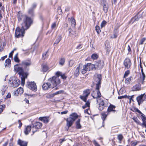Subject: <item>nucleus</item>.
<instances>
[{
  "label": "nucleus",
  "instance_id": "5fc2aeb1",
  "mask_svg": "<svg viewBox=\"0 0 146 146\" xmlns=\"http://www.w3.org/2000/svg\"><path fill=\"white\" fill-rule=\"evenodd\" d=\"M106 24V22L105 20L103 21L101 24V27L102 28L104 27Z\"/></svg>",
  "mask_w": 146,
  "mask_h": 146
},
{
  "label": "nucleus",
  "instance_id": "ddd939ff",
  "mask_svg": "<svg viewBox=\"0 0 146 146\" xmlns=\"http://www.w3.org/2000/svg\"><path fill=\"white\" fill-rule=\"evenodd\" d=\"M90 94V92L89 90H86L84 91V92L82 96H80V98L83 101L86 102L87 97Z\"/></svg>",
  "mask_w": 146,
  "mask_h": 146
},
{
  "label": "nucleus",
  "instance_id": "393cba45",
  "mask_svg": "<svg viewBox=\"0 0 146 146\" xmlns=\"http://www.w3.org/2000/svg\"><path fill=\"white\" fill-rule=\"evenodd\" d=\"M23 88L20 87L18 88L16 91H15V94L18 96L19 94H21L23 93Z\"/></svg>",
  "mask_w": 146,
  "mask_h": 146
},
{
  "label": "nucleus",
  "instance_id": "a18cd8bd",
  "mask_svg": "<svg viewBox=\"0 0 146 146\" xmlns=\"http://www.w3.org/2000/svg\"><path fill=\"white\" fill-rule=\"evenodd\" d=\"M65 59L64 58H61L59 62V64L60 65L62 66L63 65L65 62Z\"/></svg>",
  "mask_w": 146,
  "mask_h": 146
},
{
  "label": "nucleus",
  "instance_id": "58836bf2",
  "mask_svg": "<svg viewBox=\"0 0 146 146\" xmlns=\"http://www.w3.org/2000/svg\"><path fill=\"white\" fill-rule=\"evenodd\" d=\"M62 38V37L61 35H59L57 38L56 39L55 42H54V44H58L60 41L61 40Z\"/></svg>",
  "mask_w": 146,
  "mask_h": 146
},
{
  "label": "nucleus",
  "instance_id": "0e129e2a",
  "mask_svg": "<svg viewBox=\"0 0 146 146\" xmlns=\"http://www.w3.org/2000/svg\"><path fill=\"white\" fill-rule=\"evenodd\" d=\"M82 46L81 44H79L76 47V48L77 49L80 50L82 48Z\"/></svg>",
  "mask_w": 146,
  "mask_h": 146
},
{
  "label": "nucleus",
  "instance_id": "bf43d9fd",
  "mask_svg": "<svg viewBox=\"0 0 146 146\" xmlns=\"http://www.w3.org/2000/svg\"><path fill=\"white\" fill-rule=\"evenodd\" d=\"M93 143L95 146H100L95 140L93 141Z\"/></svg>",
  "mask_w": 146,
  "mask_h": 146
},
{
  "label": "nucleus",
  "instance_id": "412c9836",
  "mask_svg": "<svg viewBox=\"0 0 146 146\" xmlns=\"http://www.w3.org/2000/svg\"><path fill=\"white\" fill-rule=\"evenodd\" d=\"M131 89L133 91L140 90H141V84H136L133 86Z\"/></svg>",
  "mask_w": 146,
  "mask_h": 146
},
{
  "label": "nucleus",
  "instance_id": "e433bc0d",
  "mask_svg": "<svg viewBox=\"0 0 146 146\" xmlns=\"http://www.w3.org/2000/svg\"><path fill=\"white\" fill-rule=\"evenodd\" d=\"M132 79V77H130L127 78L125 80V83L127 85L129 84L130 82H131Z\"/></svg>",
  "mask_w": 146,
  "mask_h": 146
},
{
  "label": "nucleus",
  "instance_id": "5701e85b",
  "mask_svg": "<svg viewBox=\"0 0 146 146\" xmlns=\"http://www.w3.org/2000/svg\"><path fill=\"white\" fill-rule=\"evenodd\" d=\"M17 144L20 146H27V142L19 139L17 141Z\"/></svg>",
  "mask_w": 146,
  "mask_h": 146
},
{
  "label": "nucleus",
  "instance_id": "13d9d810",
  "mask_svg": "<svg viewBox=\"0 0 146 146\" xmlns=\"http://www.w3.org/2000/svg\"><path fill=\"white\" fill-rule=\"evenodd\" d=\"M133 119L135 122L139 124H140V123H141L139 120L136 118H133Z\"/></svg>",
  "mask_w": 146,
  "mask_h": 146
},
{
  "label": "nucleus",
  "instance_id": "3c124183",
  "mask_svg": "<svg viewBox=\"0 0 146 146\" xmlns=\"http://www.w3.org/2000/svg\"><path fill=\"white\" fill-rule=\"evenodd\" d=\"M142 122V123H140L139 124L143 127H145L146 128V121H143Z\"/></svg>",
  "mask_w": 146,
  "mask_h": 146
},
{
  "label": "nucleus",
  "instance_id": "423d86ee",
  "mask_svg": "<svg viewBox=\"0 0 146 146\" xmlns=\"http://www.w3.org/2000/svg\"><path fill=\"white\" fill-rule=\"evenodd\" d=\"M94 65L91 63H88L86 65L82 66V74H84L87 71L92 70L94 68Z\"/></svg>",
  "mask_w": 146,
  "mask_h": 146
},
{
  "label": "nucleus",
  "instance_id": "09e8293b",
  "mask_svg": "<svg viewBox=\"0 0 146 146\" xmlns=\"http://www.w3.org/2000/svg\"><path fill=\"white\" fill-rule=\"evenodd\" d=\"M48 52V51H47L42 54V58L43 59H45L46 58L48 57V56L47 54Z\"/></svg>",
  "mask_w": 146,
  "mask_h": 146
},
{
  "label": "nucleus",
  "instance_id": "473e14b6",
  "mask_svg": "<svg viewBox=\"0 0 146 146\" xmlns=\"http://www.w3.org/2000/svg\"><path fill=\"white\" fill-rule=\"evenodd\" d=\"M19 65L21 66H22V67L23 68H25L26 69V68L27 67V61H23L22 62L21 64H20Z\"/></svg>",
  "mask_w": 146,
  "mask_h": 146
},
{
  "label": "nucleus",
  "instance_id": "4c0bfd02",
  "mask_svg": "<svg viewBox=\"0 0 146 146\" xmlns=\"http://www.w3.org/2000/svg\"><path fill=\"white\" fill-rule=\"evenodd\" d=\"M80 119H79L76 122V128L78 129H80L82 126L80 123Z\"/></svg>",
  "mask_w": 146,
  "mask_h": 146
},
{
  "label": "nucleus",
  "instance_id": "7c9ffc66",
  "mask_svg": "<svg viewBox=\"0 0 146 146\" xmlns=\"http://www.w3.org/2000/svg\"><path fill=\"white\" fill-rule=\"evenodd\" d=\"M115 108V106L113 105L110 104L108 107L107 112H109L111 111H115L114 109Z\"/></svg>",
  "mask_w": 146,
  "mask_h": 146
},
{
  "label": "nucleus",
  "instance_id": "6ab92c4d",
  "mask_svg": "<svg viewBox=\"0 0 146 146\" xmlns=\"http://www.w3.org/2000/svg\"><path fill=\"white\" fill-rule=\"evenodd\" d=\"M86 103L85 105L82 106V108L83 109H85L86 108L88 107V108L87 109L85 110V113H89L88 110L90 106V100H88L87 102L86 101Z\"/></svg>",
  "mask_w": 146,
  "mask_h": 146
},
{
  "label": "nucleus",
  "instance_id": "c03bdc74",
  "mask_svg": "<svg viewBox=\"0 0 146 146\" xmlns=\"http://www.w3.org/2000/svg\"><path fill=\"white\" fill-rule=\"evenodd\" d=\"M7 88V87L6 86H3L1 89V94L2 95H4L5 92L6 91Z\"/></svg>",
  "mask_w": 146,
  "mask_h": 146
},
{
  "label": "nucleus",
  "instance_id": "f8f14e48",
  "mask_svg": "<svg viewBox=\"0 0 146 146\" xmlns=\"http://www.w3.org/2000/svg\"><path fill=\"white\" fill-rule=\"evenodd\" d=\"M143 13L141 12L138 13L136 15L131 19L130 22L133 23L135 21H138L139 19L142 18Z\"/></svg>",
  "mask_w": 146,
  "mask_h": 146
},
{
  "label": "nucleus",
  "instance_id": "49530a36",
  "mask_svg": "<svg viewBox=\"0 0 146 146\" xmlns=\"http://www.w3.org/2000/svg\"><path fill=\"white\" fill-rule=\"evenodd\" d=\"M146 40V38L145 37H144L141 38L139 41V44L140 45H142L143 42L145 41Z\"/></svg>",
  "mask_w": 146,
  "mask_h": 146
},
{
  "label": "nucleus",
  "instance_id": "0eeeda50",
  "mask_svg": "<svg viewBox=\"0 0 146 146\" xmlns=\"http://www.w3.org/2000/svg\"><path fill=\"white\" fill-rule=\"evenodd\" d=\"M99 89L96 88V90L93 91L92 94V96L94 98L96 99V101L98 103V98L101 96V95L99 90Z\"/></svg>",
  "mask_w": 146,
  "mask_h": 146
},
{
  "label": "nucleus",
  "instance_id": "37998d69",
  "mask_svg": "<svg viewBox=\"0 0 146 146\" xmlns=\"http://www.w3.org/2000/svg\"><path fill=\"white\" fill-rule=\"evenodd\" d=\"M18 53L16 54L14 58V61L16 62H19L20 61V60L18 57Z\"/></svg>",
  "mask_w": 146,
  "mask_h": 146
},
{
  "label": "nucleus",
  "instance_id": "de8ad7c7",
  "mask_svg": "<svg viewBox=\"0 0 146 146\" xmlns=\"http://www.w3.org/2000/svg\"><path fill=\"white\" fill-rule=\"evenodd\" d=\"M98 57V56L96 54H94L91 56V58L93 60L96 59Z\"/></svg>",
  "mask_w": 146,
  "mask_h": 146
},
{
  "label": "nucleus",
  "instance_id": "f03ea898",
  "mask_svg": "<svg viewBox=\"0 0 146 146\" xmlns=\"http://www.w3.org/2000/svg\"><path fill=\"white\" fill-rule=\"evenodd\" d=\"M21 26V29L19 27H17L15 29V36L16 38H19L24 36L25 31L27 29V22L26 23H22Z\"/></svg>",
  "mask_w": 146,
  "mask_h": 146
},
{
  "label": "nucleus",
  "instance_id": "dca6fc26",
  "mask_svg": "<svg viewBox=\"0 0 146 146\" xmlns=\"http://www.w3.org/2000/svg\"><path fill=\"white\" fill-rule=\"evenodd\" d=\"M52 88V84L49 82L44 83L42 86V88L44 90H47Z\"/></svg>",
  "mask_w": 146,
  "mask_h": 146
},
{
  "label": "nucleus",
  "instance_id": "cd10ccee",
  "mask_svg": "<svg viewBox=\"0 0 146 146\" xmlns=\"http://www.w3.org/2000/svg\"><path fill=\"white\" fill-rule=\"evenodd\" d=\"M78 116L77 113H72L70 115V117L69 118L71 119L72 120H73L74 121L78 117Z\"/></svg>",
  "mask_w": 146,
  "mask_h": 146
},
{
  "label": "nucleus",
  "instance_id": "774afa93",
  "mask_svg": "<svg viewBox=\"0 0 146 146\" xmlns=\"http://www.w3.org/2000/svg\"><path fill=\"white\" fill-rule=\"evenodd\" d=\"M18 122L19 124V125L18 127L19 128H20L21 127L22 124L21 120H19Z\"/></svg>",
  "mask_w": 146,
  "mask_h": 146
},
{
  "label": "nucleus",
  "instance_id": "f3484780",
  "mask_svg": "<svg viewBox=\"0 0 146 146\" xmlns=\"http://www.w3.org/2000/svg\"><path fill=\"white\" fill-rule=\"evenodd\" d=\"M145 95V94H142L137 97V100L139 105L141 103H142L145 100L143 99V98H144V96Z\"/></svg>",
  "mask_w": 146,
  "mask_h": 146
},
{
  "label": "nucleus",
  "instance_id": "6e6d98bb",
  "mask_svg": "<svg viewBox=\"0 0 146 146\" xmlns=\"http://www.w3.org/2000/svg\"><path fill=\"white\" fill-rule=\"evenodd\" d=\"M56 26V22H54L51 25V29H53L55 28Z\"/></svg>",
  "mask_w": 146,
  "mask_h": 146
},
{
  "label": "nucleus",
  "instance_id": "aec40b11",
  "mask_svg": "<svg viewBox=\"0 0 146 146\" xmlns=\"http://www.w3.org/2000/svg\"><path fill=\"white\" fill-rule=\"evenodd\" d=\"M141 74H140V79L141 81L140 82L142 84H143L145 82L144 80L145 77V76L143 70V69H141Z\"/></svg>",
  "mask_w": 146,
  "mask_h": 146
},
{
  "label": "nucleus",
  "instance_id": "4be33fe9",
  "mask_svg": "<svg viewBox=\"0 0 146 146\" xmlns=\"http://www.w3.org/2000/svg\"><path fill=\"white\" fill-rule=\"evenodd\" d=\"M49 70V68L46 63H43L41 65V71L42 72H46Z\"/></svg>",
  "mask_w": 146,
  "mask_h": 146
},
{
  "label": "nucleus",
  "instance_id": "20e7f679",
  "mask_svg": "<svg viewBox=\"0 0 146 146\" xmlns=\"http://www.w3.org/2000/svg\"><path fill=\"white\" fill-rule=\"evenodd\" d=\"M48 81L52 84V88L57 86L60 83V80L57 76H53L52 78H50Z\"/></svg>",
  "mask_w": 146,
  "mask_h": 146
},
{
  "label": "nucleus",
  "instance_id": "f704fd0d",
  "mask_svg": "<svg viewBox=\"0 0 146 146\" xmlns=\"http://www.w3.org/2000/svg\"><path fill=\"white\" fill-rule=\"evenodd\" d=\"M108 114V113L107 112H103L101 113V118L103 120V123H104V121Z\"/></svg>",
  "mask_w": 146,
  "mask_h": 146
},
{
  "label": "nucleus",
  "instance_id": "a878e982",
  "mask_svg": "<svg viewBox=\"0 0 146 146\" xmlns=\"http://www.w3.org/2000/svg\"><path fill=\"white\" fill-rule=\"evenodd\" d=\"M100 102L99 104L98 109L100 110H102L104 108V100L101 99H100Z\"/></svg>",
  "mask_w": 146,
  "mask_h": 146
},
{
  "label": "nucleus",
  "instance_id": "b1692460",
  "mask_svg": "<svg viewBox=\"0 0 146 146\" xmlns=\"http://www.w3.org/2000/svg\"><path fill=\"white\" fill-rule=\"evenodd\" d=\"M103 10L105 13H106L108 9V5L104 0H103Z\"/></svg>",
  "mask_w": 146,
  "mask_h": 146
},
{
  "label": "nucleus",
  "instance_id": "72a5a7b5",
  "mask_svg": "<svg viewBox=\"0 0 146 146\" xmlns=\"http://www.w3.org/2000/svg\"><path fill=\"white\" fill-rule=\"evenodd\" d=\"M136 111L138 112L141 113V119L143 121H146V117L145 116V115L142 113L138 109H137Z\"/></svg>",
  "mask_w": 146,
  "mask_h": 146
},
{
  "label": "nucleus",
  "instance_id": "338daca9",
  "mask_svg": "<svg viewBox=\"0 0 146 146\" xmlns=\"http://www.w3.org/2000/svg\"><path fill=\"white\" fill-rule=\"evenodd\" d=\"M66 139H65V138H63V139H60L59 140V141L60 143H62L63 142L65 141Z\"/></svg>",
  "mask_w": 146,
  "mask_h": 146
},
{
  "label": "nucleus",
  "instance_id": "2f4dec72",
  "mask_svg": "<svg viewBox=\"0 0 146 146\" xmlns=\"http://www.w3.org/2000/svg\"><path fill=\"white\" fill-rule=\"evenodd\" d=\"M31 16V15H29V14L28 13V28L33 23V19L29 17Z\"/></svg>",
  "mask_w": 146,
  "mask_h": 146
},
{
  "label": "nucleus",
  "instance_id": "2eb2a0df",
  "mask_svg": "<svg viewBox=\"0 0 146 146\" xmlns=\"http://www.w3.org/2000/svg\"><path fill=\"white\" fill-rule=\"evenodd\" d=\"M82 64H79V65L77 67L76 70L74 72V75L76 76H78L79 74L80 70L82 72Z\"/></svg>",
  "mask_w": 146,
  "mask_h": 146
},
{
  "label": "nucleus",
  "instance_id": "c756f323",
  "mask_svg": "<svg viewBox=\"0 0 146 146\" xmlns=\"http://www.w3.org/2000/svg\"><path fill=\"white\" fill-rule=\"evenodd\" d=\"M56 75L58 77L59 76H61L62 78L63 79H65L66 77V76L65 74H62L61 72L58 71L56 73Z\"/></svg>",
  "mask_w": 146,
  "mask_h": 146
},
{
  "label": "nucleus",
  "instance_id": "4d7b16f0",
  "mask_svg": "<svg viewBox=\"0 0 146 146\" xmlns=\"http://www.w3.org/2000/svg\"><path fill=\"white\" fill-rule=\"evenodd\" d=\"M63 92H64V91L63 90H60V91H57L54 93V94L55 95H56L57 94L63 93Z\"/></svg>",
  "mask_w": 146,
  "mask_h": 146
},
{
  "label": "nucleus",
  "instance_id": "9b49d317",
  "mask_svg": "<svg viewBox=\"0 0 146 146\" xmlns=\"http://www.w3.org/2000/svg\"><path fill=\"white\" fill-rule=\"evenodd\" d=\"M28 87L33 91L36 92L37 90V86L34 82H28Z\"/></svg>",
  "mask_w": 146,
  "mask_h": 146
},
{
  "label": "nucleus",
  "instance_id": "052dcab7",
  "mask_svg": "<svg viewBox=\"0 0 146 146\" xmlns=\"http://www.w3.org/2000/svg\"><path fill=\"white\" fill-rule=\"evenodd\" d=\"M127 97V95L123 96H118V99H120L122 98H126Z\"/></svg>",
  "mask_w": 146,
  "mask_h": 146
},
{
  "label": "nucleus",
  "instance_id": "1a4fd4ad",
  "mask_svg": "<svg viewBox=\"0 0 146 146\" xmlns=\"http://www.w3.org/2000/svg\"><path fill=\"white\" fill-rule=\"evenodd\" d=\"M9 81L10 84H12L13 87H17L20 84V80L18 79L15 78L13 80V79L12 78H10L9 80Z\"/></svg>",
  "mask_w": 146,
  "mask_h": 146
},
{
  "label": "nucleus",
  "instance_id": "e2e57ef3",
  "mask_svg": "<svg viewBox=\"0 0 146 146\" xmlns=\"http://www.w3.org/2000/svg\"><path fill=\"white\" fill-rule=\"evenodd\" d=\"M74 63V62L73 60H70L69 62V65L70 66H72L73 64Z\"/></svg>",
  "mask_w": 146,
  "mask_h": 146
},
{
  "label": "nucleus",
  "instance_id": "4468645a",
  "mask_svg": "<svg viewBox=\"0 0 146 146\" xmlns=\"http://www.w3.org/2000/svg\"><path fill=\"white\" fill-rule=\"evenodd\" d=\"M66 126L67 127H65V129L66 131H68L69 127L72 126L74 121L73 120L71 119L70 118H67L66 120Z\"/></svg>",
  "mask_w": 146,
  "mask_h": 146
},
{
  "label": "nucleus",
  "instance_id": "bb28decb",
  "mask_svg": "<svg viewBox=\"0 0 146 146\" xmlns=\"http://www.w3.org/2000/svg\"><path fill=\"white\" fill-rule=\"evenodd\" d=\"M39 119L45 123H48L49 121L48 117H39Z\"/></svg>",
  "mask_w": 146,
  "mask_h": 146
},
{
  "label": "nucleus",
  "instance_id": "8fccbe9b",
  "mask_svg": "<svg viewBox=\"0 0 146 146\" xmlns=\"http://www.w3.org/2000/svg\"><path fill=\"white\" fill-rule=\"evenodd\" d=\"M95 29L97 33L98 34H99L101 32L100 27L98 26H96L95 27Z\"/></svg>",
  "mask_w": 146,
  "mask_h": 146
},
{
  "label": "nucleus",
  "instance_id": "a19ab883",
  "mask_svg": "<svg viewBox=\"0 0 146 146\" xmlns=\"http://www.w3.org/2000/svg\"><path fill=\"white\" fill-rule=\"evenodd\" d=\"M1 102L0 101V114H1L3 111V110L5 108L6 106L5 105H1Z\"/></svg>",
  "mask_w": 146,
  "mask_h": 146
},
{
  "label": "nucleus",
  "instance_id": "c9c22d12",
  "mask_svg": "<svg viewBox=\"0 0 146 146\" xmlns=\"http://www.w3.org/2000/svg\"><path fill=\"white\" fill-rule=\"evenodd\" d=\"M71 24L72 27L73 28H75L76 26V23L75 20L73 17H71Z\"/></svg>",
  "mask_w": 146,
  "mask_h": 146
},
{
  "label": "nucleus",
  "instance_id": "79ce46f5",
  "mask_svg": "<svg viewBox=\"0 0 146 146\" xmlns=\"http://www.w3.org/2000/svg\"><path fill=\"white\" fill-rule=\"evenodd\" d=\"M123 137L122 135L121 134H120L117 135V138L119 140V143H121V141L123 139Z\"/></svg>",
  "mask_w": 146,
  "mask_h": 146
},
{
  "label": "nucleus",
  "instance_id": "f257e3e1",
  "mask_svg": "<svg viewBox=\"0 0 146 146\" xmlns=\"http://www.w3.org/2000/svg\"><path fill=\"white\" fill-rule=\"evenodd\" d=\"M19 65L17 64L15 65L14 69L15 71L19 75L21 78V84L23 85L25 83V79L27 77V72L25 68L18 66Z\"/></svg>",
  "mask_w": 146,
  "mask_h": 146
},
{
  "label": "nucleus",
  "instance_id": "864d4df0",
  "mask_svg": "<svg viewBox=\"0 0 146 146\" xmlns=\"http://www.w3.org/2000/svg\"><path fill=\"white\" fill-rule=\"evenodd\" d=\"M138 143V141H132L131 142V146H136Z\"/></svg>",
  "mask_w": 146,
  "mask_h": 146
},
{
  "label": "nucleus",
  "instance_id": "9d476101",
  "mask_svg": "<svg viewBox=\"0 0 146 146\" xmlns=\"http://www.w3.org/2000/svg\"><path fill=\"white\" fill-rule=\"evenodd\" d=\"M123 64L125 69L130 68L132 65L131 60L129 58H126L124 61Z\"/></svg>",
  "mask_w": 146,
  "mask_h": 146
},
{
  "label": "nucleus",
  "instance_id": "6e6552de",
  "mask_svg": "<svg viewBox=\"0 0 146 146\" xmlns=\"http://www.w3.org/2000/svg\"><path fill=\"white\" fill-rule=\"evenodd\" d=\"M18 19L19 21H21L22 19H23V23H26L27 22V16L23 15L21 11H19L17 14Z\"/></svg>",
  "mask_w": 146,
  "mask_h": 146
},
{
  "label": "nucleus",
  "instance_id": "ea45409f",
  "mask_svg": "<svg viewBox=\"0 0 146 146\" xmlns=\"http://www.w3.org/2000/svg\"><path fill=\"white\" fill-rule=\"evenodd\" d=\"M11 64V60L9 58L7 59L5 61V67L7 66V65H9Z\"/></svg>",
  "mask_w": 146,
  "mask_h": 146
},
{
  "label": "nucleus",
  "instance_id": "39448f33",
  "mask_svg": "<svg viewBox=\"0 0 146 146\" xmlns=\"http://www.w3.org/2000/svg\"><path fill=\"white\" fill-rule=\"evenodd\" d=\"M102 77L100 74H96L94 77V82L96 85V89H99L101 87V81Z\"/></svg>",
  "mask_w": 146,
  "mask_h": 146
},
{
  "label": "nucleus",
  "instance_id": "69168bd1",
  "mask_svg": "<svg viewBox=\"0 0 146 146\" xmlns=\"http://www.w3.org/2000/svg\"><path fill=\"white\" fill-rule=\"evenodd\" d=\"M4 49V46H2V44H1L0 45V52H1Z\"/></svg>",
  "mask_w": 146,
  "mask_h": 146
},
{
  "label": "nucleus",
  "instance_id": "a211bd4d",
  "mask_svg": "<svg viewBox=\"0 0 146 146\" xmlns=\"http://www.w3.org/2000/svg\"><path fill=\"white\" fill-rule=\"evenodd\" d=\"M36 6V3H34L32 4V7L29 10L28 13L29 15L33 16V10Z\"/></svg>",
  "mask_w": 146,
  "mask_h": 146
},
{
  "label": "nucleus",
  "instance_id": "603ef678",
  "mask_svg": "<svg viewBox=\"0 0 146 146\" xmlns=\"http://www.w3.org/2000/svg\"><path fill=\"white\" fill-rule=\"evenodd\" d=\"M130 73V71L129 70H127L126 71L124 74V76H123L124 78H125L126 77L128 76V75Z\"/></svg>",
  "mask_w": 146,
  "mask_h": 146
},
{
  "label": "nucleus",
  "instance_id": "7ed1b4c3",
  "mask_svg": "<svg viewBox=\"0 0 146 146\" xmlns=\"http://www.w3.org/2000/svg\"><path fill=\"white\" fill-rule=\"evenodd\" d=\"M42 126V124L39 122H36L34 125L32 124L31 125H28V133L32 129L33 134L37 131V129H40Z\"/></svg>",
  "mask_w": 146,
  "mask_h": 146
},
{
  "label": "nucleus",
  "instance_id": "c85d7f7f",
  "mask_svg": "<svg viewBox=\"0 0 146 146\" xmlns=\"http://www.w3.org/2000/svg\"><path fill=\"white\" fill-rule=\"evenodd\" d=\"M68 33H69V36H76V32L71 29L70 28L68 29Z\"/></svg>",
  "mask_w": 146,
  "mask_h": 146
},
{
  "label": "nucleus",
  "instance_id": "680f3d73",
  "mask_svg": "<svg viewBox=\"0 0 146 146\" xmlns=\"http://www.w3.org/2000/svg\"><path fill=\"white\" fill-rule=\"evenodd\" d=\"M13 51H12L9 54V57L10 58H13Z\"/></svg>",
  "mask_w": 146,
  "mask_h": 146
}]
</instances>
